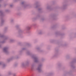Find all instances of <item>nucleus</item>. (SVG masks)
Here are the masks:
<instances>
[{
  "label": "nucleus",
  "instance_id": "1",
  "mask_svg": "<svg viewBox=\"0 0 76 76\" xmlns=\"http://www.w3.org/2000/svg\"><path fill=\"white\" fill-rule=\"evenodd\" d=\"M26 50V48H22L21 50H20L19 52V54L16 55L15 56L12 57L11 58H10L9 59H8L7 60V62H9L11 61L12 60H13V59H18V58H19V56H20V55H22V53L23 52V51H25V50Z\"/></svg>",
  "mask_w": 76,
  "mask_h": 76
},
{
  "label": "nucleus",
  "instance_id": "2",
  "mask_svg": "<svg viewBox=\"0 0 76 76\" xmlns=\"http://www.w3.org/2000/svg\"><path fill=\"white\" fill-rule=\"evenodd\" d=\"M5 16L4 14L3 13V11L2 10H0V18L1 19V20L0 22V26H2L4 25V20L3 19Z\"/></svg>",
  "mask_w": 76,
  "mask_h": 76
},
{
  "label": "nucleus",
  "instance_id": "3",
  "mask_svg": "<svg viewBox=\"0 0 76 76\" xmlns=\"http://www.w3.org/2000/svg\"><path fill=\"white\" fill-rule=\"evenodd\" d=\"M0 38H3V40L2 41H0V44H4L6 42V41L9 39V36H5L4 35L0 33Z\"/></svg>",
  "mask_w": 76,
  "mask_h": 76
},
{
  "label": "nucleus",
  "instance_id": "4",
  "mask_svg": "<svg viewBox=\"0 0 76 76\" xmlns=\"http://www.w3.org/2000/svg\"><path fill=\"white\" fill-rule=\"evenodd\" d=\"M33 20H38V19H39L42 21H43L45 20L44 18H41V15L39 14H38L36 15V17L32 19Z\"/></svg>",
  "mask_w": 76,
  "mask_h": 76
},
{
  "label": "nucleus",
  "instance_id": "5",
  "mask_svg": "<svg viewBox=\"0 0 76 76\" xmlns=\"http://www.w3.org/2000/svg\"><path fill=\"white\" fill-rule=\"evenodd\" d=\"M21 4L22 7H23V9H26V8L29 7L30 6L29 4H26L25 1L22 2Z\"/></svg>",
  "mask_w": 76,
  "mask_h": 76
},
{
  "label": "nucleus",
  "instance_id": "6",
  "mask_svg": "<svg viewBox=\"0 0 76 76\" xmlns=\"http://www.w3.org/2000/svg\"><path fill=\"white\" fill-rule=\"evenodd\" d=\"M76 63V58H74L73 59V61H71L70 64L71 65V66L72 69H75V66H74V63Z\"/></svg>",
  "mask_w": 76,
  "mask_h": 76
},
{
  "label": "nucleus",
  "instance_id": "7",
  "mask_svg": "<svg viewBox=\"0 0 76 76\" xmlns=\"http://www.w3.org/2000/svg\"><path fill=\"white\" fill-rule=\"evenodd\" d=\"M31 57L34 59V61L35 63H39V59L35 55H32Z\"/></svg>",
  "mask_w": 76,
  "mask_h": 76
},
{
  "label": "nucleus",
  "instance_id": "8",
  "mask_svg": "<svg viewBox=\"0 0 76 76\" xmlns=\"http://www.w3.org/2000/svg\"><path fill=\"white\" fill-rule=\"evenodd\" d=\"M8 50H9V47L7 46L5 47L3 49V51L6 54H8L9 53Z\"/></svg>",
  "mask_w": 76,
  "mask_h": 76
},
{
  "label": "nucleus",
  "instance_id": "9",
  "mask_svg": "<svg viewBox=\"0 0 76 76\" xmlns=\"http://www.w3.org/2000/svg\"><path fill=\"white\" fill-rule=\"evenodd\" d=\"M42 64H39L38 65V66L37 69V70L39 72H41L42 71Z\"/></svg>",
  "mask_w": 76,
  "mask_h": 76
},
{
  "label": "nucleus",
  "instance_id": "10",
  "mask_svg": "<svg viewBox=\"0 0 76 76\" xmlns=\"http://www.w3.org/2000/svg\"><path fill=\"white\" fill-rule=\"evenodd\" d=\"M24 31L22 29H19L18 31V34L17 35L18 37H19V36H20L21 35H22V33Z\"/></svg>",
  "mask_w": 76,
  "mask_h": 76
},
{
  "label": "nucleus",
  "instance_id": "11",
  "mask_svg": "<svg viewBox=\"0 0 76 76\" xmlns=\"http://www.w3.org/2000/svg\"><path fill=\"white\" fill-rule=\"evenodd\" d=\"M55 50L56 53L55 54L52 56V58H55V57H57V56L59 55V53H58V50L57 49H55Z\"/></svg>",
  "mask_w": 76,
  "mask_h": 76
},
{
  "label": "nucleus",
  "instance_id": "12",
  "mask_svg": "<svg viewBox=\"0 0 76 76\" xmlns=\"http://www.w3.org/2000/svg\"><path fill=\"white\" fill-rule=\"evenodd\" d=\"M36 68V63H33L32 64L31 67V70H35Z\"/></svg>",
  "mask_w": 76,
  "mask_h": 76
},
{
  "label": "nucleus",
  "instance_id": "13",
  "mask_svg": "<svg viewBox=\"0 0 76 76\" xmlns=\"http://www.w3.org/2000/svg\"><path fill=\"white\" fill-rule=\"evenodd\" d=\"M50 18H51L53 20H55L57 19V17H56V14H52L50 15Z\"/></svg>",
  "mask_w": 76,
  "mask_h": 76
},
{
  "label": "nucleus",
  "instance_id": "14",
  "mask_svg": "<svg viewBox=\"0 0 76 76\" xmlns=\"http://www.w3.org/2000/svg\"><path fill=\"white\" fill-rule=\"evenodd\" d=\"M67 75V76H72V71L70 70L68 72H66L64 74V76Z\"/></svg>",
  "mask_w": 76,
  "mask_h": 76
},
{
  "label": "nucleus",
  "instance_id": "15",
  "mask_svg": "<svg viewBox=\"0 0 76 76\" xmlns=\"http://www.w3.org/2000/svg\"><path fill=\"white\" fill-rule=\"evenodd\" d=\"M54 3H53L52 4L48 6L47 8V9H48V10H52V9L51 7H52V6H53L54 5Z\"/></svg>",
  "mask_w": 76,
  "mask_h": 76
},
{
  "label": "nucleus",
  "instance_id": "16",
  "mask_svg": "<svg viewBox=\"0 0 76 76\" xmlns=\"http://www.w3.org/2000/svg\"><path fill=\"white\" fill-rule=\"evenodd\" d=\"M33 6L34 7L36 6L35 8L37 9V8H39V7L40 6V5H39L38 2H37L34 4Z\"/></svg>",
  "mask_w": 76,
  "mask_h": 76
},
{
  "label": "nucleus",
  "instance_id": "17",
  "mask_svg": "<svg viewBox=\"0 0 76 76\" xmlns=\"http://www.w3.org/2000/svg\"><path fill=\"white\" fill-rule=\"evenodd\" d=\"M56 35H58V36H63V34H61L60 31H56L55 33Z\"/></svg>",
  "mask_w": 76,
  "mask_h": 76
},
{
  "label": "nucleus",
  "instance_id": "18",
  "mask_svg": "<svg viewBox=\"0 0 76 76\" xmlns=\"http://www.w3.org/2000/svg\"><path fill=\"white\" fill-rule=\"evenodd\" d=\"M42 11H43V7L39 8L38 9V11L39 12V13H42Z\"/></svg>",
  "mask_w": 76,
  "mask_h": 76
},
{
  "label": "nucleus",
  "instance_id": "19",
  "mask_svg": "<svg viewBox=\"0 0 76 76\" xmlns=\"http://www.w3.org/2000/svg\"><path fill=\"white\" fill-rule=\"evenodd\" d=\"M36 50H37L38 51H39V52H40V53L43 52V50H41L39 47H37L36 48Z\"/></svg>",
  "mask_w": 76,
  "mask_h": 76
},
{
  "label": "nucleus",
  "instance_id": "20",
  "mask_svg": "<svg viewBox=\"0 0 76 76\" xmlns=\"http://www.w3.org/2000/svg\"><path fill=\"white\" fill-rule=\"evenodd\" d=\"M8 29V27H6L4 28V32L5 33L7 31V29Z\"/></svg>",
  "mask_w": 76,
  "mask_h": 76
},
{
  "label": "nucleus",
  "instance_id": "21",
  "mask_svg": "<svg viewBox=\"0 0 76 76\" xmlns=\"http://www.w3.org/2000/svg\"><path fill=\"white\" fill-rule=\"evenodd\" d=\"M26 66V64H25V62H23L21 64V67H25Z\"/></svg>",
  "mask_w": 76,
  "mask_h": 76
},
{
  "label": "nucleus",
  "instance_id": "22",
  "mask_svg": "<svg viewBox=\"0 0 76 76\" xmlns=\"http://www.w3.org/2000/svg\"><path fill=\"white\" fill-rule=\"evenodd\" d=\"M20 25L19 24H17L15 26V27L17 29H18L19 28V27H20Z\"/></svg>",
  "mask_w": 76,
  "mask_h": 76
},
{
  "label": "nucleus",
  "instance_id": "23",
  "mask_svg": "<svg viewBox=\"0 0 76 76\" xmlns=\"http://www.w3.org/2000/svg\"><path fill=\"white\" fill-rule=\"evenodd\" d=\"M24 63H25V64L26 66H28L29 64V61H27L24 62Z\"/></svg>",
  "mask_w": 76,
  "mask_h": 76
},
{
  "label": "nucleus",
  "instance_id": "24",
  "mask_svg": "<svg viewBox=\"0 0 76 76\" xmlns=\"http://www.w3.org/2000/svg\"><path fill=\"white\" fill-rule=\"evenodd\" d=\"M67 7V5H64L61 8L63 9H66Z\"/></svg>",
  "mask_w": 76,
  "mask_h": 76
},
{
  "label": "nucleus",
  "instance_id": "25",
  "mask_svg": "<svg viewBox=\"0 0 76 76\" xmlns=\"http://www.w3.org/2000/svg\"><path fill=\"white\" fill-rule=\"evenodd\" d=\"M10 22H11V23L12 24V23H13V22H14V19L11 18L10 19Z\"/></svg>",
  "mask_w": 76,
  "mask_h": 76
},
{
  "label": "nucleus",
  "instance_id": "26",
  "mask_svg": "<svg viewBox=\"0 0 76 76\" xmlns=\"http://www.w3.org/2000/svg\"><path fill=\"white\" fill-rule=\"evenodd\" d=\"M2 69H4L6 67V65L5 64H4V63H3V64H2Z\"/></svg>",
  "mask_w": 76,
  "mask_h": 76
},
{
  "label": "nucleus",
  "instance_id": "27",
  "mask_svg": "<svg viewBox=\"0 0 76 76\" xmlns=\"http://www.w3.org/2000/svg\"><path fill=\"white\" fill-rule=\"evenodd\" d=\"M8 76H10L12 75V73L11 71H9L7 73Z\"/></svg>",
  "mask_w": 76,
  "mask_h": 76
},
{
  "label": "nucleus",
  "instance_id": "28",
  "mask_svg": "<svg viewBox=\"0 0 76 76\" xmlns=\"http://www.w3.org/2000/svg\"><path fill=\"white\" fill-rule=\"evenodd\" d=\"M52 75V73H48L47 74H46V76H51Z\"/></svg>",
  "mask_w": 76,
  "mask_h": 76
},
{
  "label": "nucleus",
  "instance_id": "29",
  "mask_svg": "<svg viewBox=\"0 0 76 76\" xmlns=\"http://www.w3.org/2000/svg\"><path fill=\"white\" fill-rule=\"evenodd\" d=\"M27 54V55H29V56H30L31 55V53H30V51H28L26 53Z\"/></svg>",
  "mask_w": 76,
  "mask_h": 76
},
{
  "label": "nucleus",
  "instance_id": "30",
  "mask_svg": "<svg viewBox=\"0 0 76 76\" xmlns=\"http://www.w3.org/2000/svg\"><path fill=\"white\" fill-rule=\"evenodd\" d=\"M26 29L27 30H29L31 29V27L29 26H27L26 27Z\"/></svg>",
  "mask_w": 76,
  "mask_h": 76
},
{
  "label": "nucleus",
  "instance_id": "31",
  "mask_svg": "<svg viewBox=\"0 0 76 76\" xmlns=\"http://www.w3.org/2000/svg\"><path fill=\"white\" fill-rule=\"evenodd\" d=\"M50 42H52V43H53V42H55V40L54 39H52L50 40Z\"/></svg>",
  "mask_w": 76,
  "mask_h": 76
},
{
  "label": "nucleus",
  "instance_id": "32",
  "mask_svg": "<svg viewBox=\"0 0 76 76\" xmlns=\"http://www.w3.org/2000/svg\"><path fill=\"white\" fill-rule=\"evenodd\" d=\"M61 45L62 47H66V45H67V44H63Z\"/></svg>",
  "mask_w": 76,
  "mask_h": 76
},
{
  "label": "nucleus",
  "instance_id": "33",
  "mask_svg": "<svg viewBox=\"0 0 76 76\" xmlns=\"http://www.w3.org/2000/svg\"><path fill=\"white\" fill-rule=\"evenodd\" d=\"M10 41L11 42H13V41H14V39H10Z\"/></svg>",
  "mask_w": 76,
  "mask_h": 76
},
{
  "label": "nucleus",
  "instance_id": "34",
  "mask_svg": "<svg viewBox=\"0 0 76 76\" xmlns=\"http://www.w3.org/2000/svg\"><path fill=\"white\" fill-rule=\"evenodd\" d=\"M45 60V59H44V58H42L41 59V61L42 62H43V61H44Z\"/></svg>",
  "mask_w": 76,
  "mask_h": 76
},
{
  "label": "nucleus",
  "instance_id": "35",
  "mask_svg": "<svg viewBox=\"0 0 76 76\" xmlns=\"http://www.w3.org/2000/svg\"><path fill=\"white\" fill-rule=\"evenodd\" d=\"M5 12H10V10L8 9H6L5 10Z\"/></svg>",
  "mask_w": 76,
  "mask_h": 76
},
{
  "label": "nucleus",
  "instance_id": "36",
  "mask_svg": "<svg viewBox=\"0 0 76 76\" xmlns=\"http://www.w3.org/2000/svg\"><path fill=\"white\" fill-rule=\"evenodd\" d=\"M4 63L3 62H0V66H2Z\"/></svg>",
  "mask_w": 76,
  "mask_h": 76
},
{
  "label": "nucleus",
  "instance_id": "37",
  "mask_svg": "<svg viewBox=\"0 0 76 76\" xmlns=\"http://www.w3.org/2000/svg\"><path fill=\"white\" fill-rule=\"evenodd\" d=\"M7 5V4H4V7H5Z\"/></svg>",
  "mask_w": 76,
  "mask_h": 76
},
{
  "label": "nucleus",
  "instance_id": "38",
  "mask_svg": "<svg viewBox=\"0 0 76 76\" xmlns=\"http://www.w3.org/2000/svg\"><path fill=\"white\" fill-rule=\"evenodd\" d=\"M65 18L66 19H69V16H66L65 17Z\"/></svg>",
  "mask_w": 76,
  "mask_h": 76
},
{
  "label": "nucleus",
  "instance_id": "39",
  "mask_svg": "<svg viewBox=\"0 0 76 76\" xmlns=\"http://www.w3.org/2000/svg\"><path fill=\"white\" fill-rule=\"evenodd\" d=\"M42 34V31H41L39 33V34L40 35H41V34Z\"/></svg>",
  "mask_w": 76,
  "mask_h": 76
},
{
  "label": "nucleus",
  "instance_id": "40",
  "mask_svg": "<svg viewBox=\"0 0 76 76\" xmlns=\"http://www.w3.org/2000/svg\"><path fill=\"white\" fill-rule=\"evenodd\" d=\"M27 45L28 47H30V46H31V45L28 43V44H27Z\"/></svg>",
  "mask_w": 76,
  "mask_h": 76
},
{
  "label": "nucleus",
  "instance_id": "41",
  "mask_svg": "<svg viewBox=\"0 0 76 76\" xmlns=\"http://www.w3.org/2000/svg\"><path fill=\"white\" fill-rule=\"evenodd\" d=\"M17 65H18L17 64H15L14 65V67H16V66H17Z\"/></svg>",
  "mask_w": 76,
  "mask_h": 76
},
{
  "label": "nucleus",
  "instance_id": "42",
  "mask_svg": "<svg viewBox=\"0 0 76 76\" xmlns=\"http://www.w3.org/2000/svg\"><path fill=\"white\" fill-rule=\"evenodd\" d=\"M10 6L11 7H13V5H10Z\"/></svg>",
  "mask_w": 76,
  "mask_h": 76
},
{
  "label": "nucleus",
  "instance_id": "43",
  "mask_svg": "<svg viewBox=\"0 0 76 76\" xmlns=\"http://www.w3.org/2000/svg\"><path fill=\"white\" fill-rule=\"evenodd\" d=\"M20 13V12H18L17 13L18 15H19Z\"/></svg>",
  "mask_w": 76,
  "mask_h": 76
},
{
  "label": "nucleus",
  "instance_id": "44",
  "mask_svg": "<svg viewBox=\"0 0 76 76\" xmlns=\"http://www.w3.org/2000/svg\"><path fill=\"white\" fill-rule=\"evenodd\" d=\"M15 1H19L20 0H14Z\"/></svg>",
  "mask_w": 76,
  "mask_h": 76
},
{
  "label": "nucleus",
  "instance_id": "45",
  "mask_svg": "<svg viewBox=\"0 0 76 76\" xmlns=\"http://www.w3.org/2000/svg\"><path fill=\"white\" fill-rule=\"evenodd\" d=\"M2 47V45H0V48Z\"/></svg>",
  "mask_w": 76,
  "mask_h": 76
},
{
  "label": "nucleus",
  "instance_id": "46",
  "mask_svg": "<svg viewBox=\"0 0 76 76\" xmlns=\"http://www.w3.org/2000/svg\"><path fill=\"white\" fill-rule=\"evenodd\" d=\"M13 76H16V74H13Z\"/></svg>",
  "mask_w": 76,
  "mask_h": 76
},
{
  "label": "nucleus",
  "instance_id": "47",
  "mask_svg": "<svg viewBox=\"0 0 76 76\" xmlns=\"http://www.w3.org/2000/svg\"><path fill=\"white\" fill-rule=\"evenodd\" d=\"M74 2H76V0H73Z\"/></svg>",
  "mask_w": 76,
  "mask_h": 76
},
{
  "label": "nucleus",
  "instance_id": "48",
  "mask_svg": "<svg viewBox=\"0 0 76 76\" xmlns=\"http://www.w3.org/2000/svg\"><path fill=\"white\" fill-rule=\"evenodd\" d=\"M3 0H0V2H1V1H3Z\"/></svg>",
  "mask_w": 76,
  "mask_h": 76
},
{
  "label": "nucleus",
  "instance_id": "49",
  "mask_svg": "<svg viewBox=\"0 0 76 76\" xmlns=\"http://www.w3.org/2000/svg\"><path fill=\"white\" fill-rule=\"evenodd\" d=\"M1 4H0V7H1Z\"/></svg>",
  "mask_w": 76,
  "mask_h": 76
},
{
  "label": "nucleus",
  "instance_id": "50",
  "mask_svg": "<svg viewBox=\"0 0 76 76\" xmlns=\"http://www.w3.org/2000/svg\"><path fill=\"white\" fill-rule=\"evenodd\" d=\"M34 26H35V25H36V24H34Z\"/></svg>",
  "mask_w": 76,
  "mask_h": 76
},
{
  "label": "nucleus",
  "instance_id": "51",
  "mask_svg": "<svg viewBox=\"0 0 76 76\" xmlns=\"http://www.w3.org/2000/svg\"><path fill=\"white\" fill-rule=\"evenodd\" d=\"M74 35H75V36H76V34H75Z\"/></svg>",
  "mask_w": 76,
  "mask_h": 76
},
{
  "label": "nucleus",
  "instance_id": "52",
  "mask_svg": "<svg viewBox=\"0 0 76 76\" xmlns=\"http://www.w3.org/2000/svg\"><path fill=\"white\" fill-rule=\"evenodd\" d=\"M0 76H1V74H0Z\"/></svg>",
  "mask_w": 76,
  "mask_h": 76
}]
</instances>
